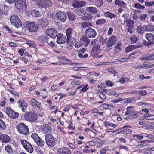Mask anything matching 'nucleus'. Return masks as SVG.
<instances>
[{"mask_svg": "<svg viewBox=\"0 0 154 154\" xmlns=\"http://www.w3.org/2000/svg\"><path fill=\"white\" fill-rule=\"evenodd\" d=\"M67 42H70L72 43H75L76 41L75 37L76 33L71 28H68L66 31Z\"/></svg>", "mask_w": 154, "mask_h": 154, "instance_id": "obj_1", "label": "nucleus"}, {"mask_svg": "<svg viewBox=\"0 0 154 154\" xmlns=\"http://www.w3.org/2000/svg\"><path fill=\"white\" fill-rule=\"evenodd\" d=\"M86 11L87 12L92 14L96 13L98 11V10L96 7H92L86 8Z\"/></svg>", "mask_w": 154, "mask_h": 154, "instance_id": "obj_25", "label": "nucleus"}, {"mask_svg": "<svg viewBox=\"0 0 154 154\" xmlns=\"http://www.w3.org/2000/svg\"><path fill=\"white\" fill-rule=\"evenodd\" d=\"M104 16L110 19L114 18L116 17V15L109 11H107L104 13Z\"/></svg>", "mask_w": 154, "mask_h": 154, "instance_id": "obj_30", "label": "nucleus"}, {"mask_svg": "<svg viewBox=\"0 0 154 154\" xmlns=\"http://www.w3.org/2000/svg\"><path fill=\"white\" fill-rule=\"evenodd\" d=\"M96 31L91 28H88L85 31V35L89 38H93L96 35Z\"/></svg>", "mask_w": 154, "mask_h": 154, "instance_id": "obj_8", "label": "nucleus"}, {"mask_svg": "<svg viewBox=\"0 0 154 154\" xmlns=\"http://www.w3.org/2000/svg\"><path fill=\"white\" fill-rule=\"evenodd\" d=\"M24 117L27 120L30 122H35L37 120L38 116L36 113L28 112L25 113Z\"/></svg>", "mask_w": 154, "mask_h": 154, "instance_id": "obj_4", "label": "nucleus"}, {"mask_svg": "<svg viewBox=\"0 0 154 154\" xmlns=\"http://www.w3.org/2000/svg\"><path fill=\"white\" fill-rule=\"evenodd\" d=\"M21 143L24 148L28 146L30 144L29 142L25 140H22L21 141Z\"/></svg>", "mask_w": 154, "mask_h": 154, "instance_id": "obj_43", "label": "nucleus"}, {"mask_svg": "<svg viewBox=\"0 0 154 154\" xmlns=\"http://www.w3.org/2000/svg\"><path fill=\"white\" fill-rule=\"evenodd\" d=\"M46 144L49 146L53 147L55 145L56 142L53 136L49 134H47L45 137Z\"/></svg>", "mask_w": 154, "mask_h": 154, "instance_id": "obj_5", "label": "nucleus"}, {"mask_svg": "<svg viewBox=\"0 0 154 154\" xmlns=\"http://www.w3.org/2000/svg\"><path fill=\"white\" fill-rule=\"evenodd\" d=\"M56 15L57 17L58 20H60L62 22H65L67 18L66 15L61 11H59L56 13Z\"/></svg>", "mask_w": 154, "mask_h": 154, "instance_id": "obj_13", "label": "nucleus"}, {"mask_svg": "<svg viewBox=\"0 0 154 154\" xmlns=\"http://www.w3.org/2000/svg\"><path fill=\"white\" fill-rule=\"evenodd\" d=\"M137 92H138V94H140V96H143L145 95L147 93L146 91L144 90L138 91Z\"/></svg>", "mask_w": 154, "mask_h": 154, "instance_id": "obj_50", "label": "nucleus"}, {"mask_svg": "<svg viewBox=\"0 0 154 154\" xmlns=\"http://www.w3.org/2000/svg\"><path fill=\"white\" fill-rule=\"evenodd\" d=\"M140 60L143 61L147 60H150L149 56H146L143 55L141 57Z\"/></svg>", "mask_w": 154, "mask_h": 154, "instance_id": "obj_53", "label": "nucleus"}, {"mask_svg": "<svg viewBox=\"0 0 154 154\" xmlns=\"http://www.w3.org/2000/svg\"><path fill=\"white\" fill-rule=\"evenodd\" d=\"M82 43H81V42L80 41V42H76L75 44V47L77 48H79L80 46L82 45Z\"/></svg>", "mask_w": 154, "mask_h": 154, "instance_id": "obj_61", "label": "nucleus"}, {"mask_svg": "<svg viewBox=\"0 0 154 154\" xmlns=\"http://www.w3.org/2000/svg\"><path fill=\"white\" fill-rule=\"evenodd\" d=\"M67 14L69 19L72 21H74L75 19V17L74 14L70 12H67Z\"/></svg>", "mask_w": 154, "mask_h": 154, "instance_id": "obj_34", "label": "nucleus"}, {"mask_svg": "<svg viewBox=\"0 0 154 154\" xmlns=\"http://www.w3.org/2000/svg\"><path fill=\"white\" fill-rule=\"evenodd\" d=\"M45 32L47 35L52 38H55L57 36V31L53 28H50L46 29Z\"/></svg>", "mask_w": 154, "mask_h": 154, "instance_id": "obj_7", "label": "nucleus"}, {"mask_svg": "<svg viewBox=\"0 0 154 154\" xmlns=\"http://www.w3.org/2000/svg\"><path fill=\"white\" fill-rule=\"evenodd\" d=\"M152 125H149L148 126H144L145 128L146 129H154V122H153L152 123Z\"/></svg>", "mask_w": 154, "mask_h": 154, "instance_id": "obj_57", "label": "nucleus"}, {"mask_svg": "<svg viewBox=\"0 0 154 154\" xmlns=\"http://www.w3.org/2000/svg\"><path fill=\"white\" fill-rule=\"evenodd\" d=\"M2 14L5 15L7 16L8 15L10 8L9 7L6 5H3L2 7Z\"/></svg>", "mask_w": 154, "mask_h": 154, "instance_id": "obj_29", "label": "nucleus"}, {"mask_svg": "<svg viewBox=\"0 0 154 154\" xmlns=\"http://www.w3.org/2000/svg\"><path fill=\"white\" fill-rule=\"evenodd\" d=\"M99 96L100 98L103 100H105L106 98V95L103 93H101L100 94Z\"/></svg>", "mask_w": 154, "mask_h": 154, "instance_id": "obj_63", "label": "nucleus"}, {"mask_svg": "<svg viewBox=\"0 0 154 154\" xmlns=\"http://www.w3.org/2000/svg\"><path fill=\"white\" fill-rule=\"evenodd\" d=\"M15 5L16 8L19 9L25 8L26 6L25 0H17L15 3Z\"/></svg>", "mask_w": 154, "mask_h": 154, "instance_id": "obj_9", "label": "nucleus"}, {"mask_svg": "<svg viewBox=\"0 0 154 154\" xmlns=\"http://www.w3.org/2000/svg\"><path fill=\"white\" fill-rule=\"evenodd\" d=\"M135 113H137V112L134 110H133L130 112L126 111L125 112V115L132 116L134 115V114H135Z\"/></svg>", "mask_w": 154, "mask_h": 154, "instance_id": "obj_48", "label": "nucleus"}, {"mask_svg": "<svg viewBox=\"0 0 154 154\" xmlns=\"http://www.w3.org/2000/svg\"><path fill=\"white\" fill-rule=\"evenodd\" d=\"M147 16L146 14H142L139 16V19L142 20H145Z\"/></svg>", "mask_w": 154, "mask_h": 154, "instance_id": "obj_54", "label": "nucleus"}, {"mask_svg": "<svg viewBox=\"0 0 154 154\" xmlns=\"http://www.w3.org/2000/svg\"><path fill=\"white\" fill-rule=\"evenodd\" d=\"M31 13L33 16L35 17H40L41 15L40 12L37 10H32L31 11Z\"/></svg>", "mask_w": 154, "mask_h": 154, "instance_id": "obj_31", "label": "nucleus"}, {"mask_svg": "<svg viewBox=\"0 0 154 154\" xmlns=\"http://www.w3.org/2000/svg\"><path fill=\"white\" fill-rule=\"evenodd\" d=\"M95 43V41H92L91 43V45L94 46L92 50L96 53L100 52V45L97 44L94 45Z\"/></svg>", "mask_w": 154, "mask_h": 154, "instance_id": "obj_20", "label": "nucleus"}, {"mask_svg": "<svg viewBox=\"0 0 154 154\" xmlns=\"http://www.w3.org/2000/svg\"><path fill=\"white\" fill-rule=\"evenodd\" d=\"M145 119L147 120H154V115H150L149 114H146L144 116Z\"/></svg>", "mask_w": 154, "mask_h": 154, "instance_id": "obj_37", "label": "nucleus"}, {"mask_svg": "<svg viewBox=\"0 0 154 154\" xmlns=\"http://www.w3.org/2000/svg\"><path fill=\"white\" fill-rule=\"evenodd\" d=\"M57 37V42L58 44H63L65 43L66 41H67V38H66L65 35L61 33L58 34Z\"/></svg>", "mask_w": 154, "mask_h": 154, "instance_id": "obj_12", "label": "nucleus"}, {"mask_svg": "<svg viewBox=\"0 0 154 154\" xmlns=\"http://www.w3.org/2000/svg\"><path fill=\"white\" fill-rule=\"evenodd\" d=\"M154 66L153 64H151L150 65H149L148 64L144 63L143 66H142L143 68H144V69H146L148 68H151L153 67Z\"/></svg>", "mask_w": 154, "mask_h": 154, "instance_id": "obj_49", "label": "nucleus"}, {"mask_svg": "<svg viewBox=\"0 0 154 154\" xmlns=\"http://www.w3.org/2000/svg\"><path fill=\"white\" fill-rule=\"evenodd\" d=\"M72 5L74 8H79V2L76 0H74L72 3Z\"/></svg>", "mask_w": 154, "mask_h": 154, "instance_id": "obj_52", "label": "nucleus"}, {"mask_svg": "<svg viewBox=\"0 0 154 154\" xmlns=\"http://www.w3.org/2000/svg\"><path fill=\"white\" fill-rule=\"evenodd\" d=\"M80 41L82 45H84L86 47L90 42L89 40L88 37L86 36H82L80 39Z\"/></svg>", "mask_w": 154, "mask_h": 154, "instance_id": "obj_18", "label": "nucleus"}, {"mask_svg": "<svg viewBox=\"0 0 154 154\" xmlns=\"http://www.w3.org/2000/svg\"><path fill=\"white\" fill-rule=\"evenodd\" d=\"M71 153L70 150L65 147L59 148L57 149V154H71Z\"/></svg>", "mask_w": 154, "mask_h": 154, "instance_id": "obj_15", "label": "nucleus"}, {"mask_svg": "<svg viewBox=\"0 0 154 154\" xmlns=\"http://www.w3.org/2000/svg\"><path fill=\"white\" fill-rule=\"evenodd\" d=\"M74 12L77 15L79 16H81L82 14H84L85 12L82 8H78L75 9L74 11Z\"/></svg>", "mask_w": 154, "mask_h": 154, "instance_id": "obj_28", "label": "nucleus"}, {"mask_svg": "<svg viewBox=\"0 0 154 154\" xmlns=\"http://www.w3.org/2000/svg\"><path fill=\"white\" fill-rule=\"evenodd\" d=\"M108 71L112 74H115L117 73V72L116 71L113 69H112L109 68L108 69Z\"/></svg>", "mask_w": 154, "mask_h": 154, "instance_id": "obj_62", "label": "nucleus"}, {"mask_svg": "<svg viewBox=\"0 0 154 154\" xmlns=\"http://www.w3.org/2000/svg\"><path fill=\"white\" fill-rule=\"evenodd\" d=\"M109 106H110L107 104L103 103L101 105L100 107H102L104 109H108L109 108Z\"/></svg>", "mask_w": 154, "mask_h": 154, "instance_id": "obj_59", "label": "nucleus"}, {"mask_svg": "<svg viewBox=\"0 0 154 154\" xmlns=\"http://www.w3.org/2000/svg\"><path fill=\"white\" fill-rule=\"evenodd\" d=\"M117 38L116 36L112 35L109 38L107 41L106 44L107 47H110L112 46L114 44H115L117 41Z\"/></svg>", "mask_w": 154, "mask_h": 154, "instance_id": "obj_14", "label": "nucleus"}, {"mask_svg": "<svg viewBox=\"0 0 154 154\" xmlns=\"http://www.w3.org/2000/svg\"><path fill=\"white\" fill-rule=\"evenodd\" d=\"M92 18L93 16L91 14L86 13V12L81 17V18L84 21L90 20Z\"/></svg>", "mask_w": 154, "mask_h": 154, "instance_id": "obj_19", "label": "nucleus"}, {"mask_svg": "<svg viewBox=\"0 0 154 154\" xmlns=\"http://www.w3.org/2000/svg\"><path fill=\"white\" fill-rule=\"evenodd\" d=\"M5 149L7 152L9 154L12 153L14 151L12 146L9 145L6 146H5Z\"/></svg>", "mask_w": 154, "mask_h": 154, "instance_id": "obj_33", "label": "nucleus"}, {"mask_svg": "<svg viewBox=\"0 0 154 154\" xmlns=\"http://www.w3.org/2000/svg\"><path fill=\"white\" fill-rule=\"evenodd\" d=\"M134 27H128L127 29V31H128L130 34H132L134 32L133 29Z\"/></svg>", "mask_w": 154, "mask_h": 154, "instance_id": "obj_55", "label": "nucleus"}, {"mask_svg": "<svg viewBox=\"0 0 154 154\" xmlns=\"http://www.w3.org/2000/svg\"><path fill=\"white\" fill-rule=\"evenodd\" d=\"M131 41L132 43H135L137 40V38L135 36H132L130 38Z\"/></svg>", "mask_w": 154, "mask_h": 154, "instance_id": "obj_60", "label": "nucleus"}, {"mask_svg": "<svg viewBox=\"0 0 154 154\" xmlns=\"http://www.w3.org/2000/svg\"><path fill=\"white\" fill-rule=\"evenodd\" d=\"M82 53H80L79 54L78 56L79 58H85L87 57L88 55L87 54H84V49H82Z\"/></svg>", "mask_w": 154, "mask_h": 154, "instance_id": "obj_41", "label": "nucleus"}, {"mask_svg": "<svg viewBox=\"0 0 154 154\" xmlns=\"http://www.w3.org/2000/svg\"><path fill=\"white\" fill-rule=\"evenodd\" d=\"M5 2H7L10 5H11L14 3H15L17 1V0H5Z\"/></svg>", "mask_w": 154, "mask_h": 154, "instance_id": "obj_58", "label": "nucleus"}, {"mask_svg": "<svg viewBox=\"0 0 154 154\" xmlns=\"http://www.w3.org/2000/svg\"><path fill=\"white\" fill-rule=\"evenodd\" d=\"M27 29L31 32H35L38 28L33 22H30L27 24Z\"/></svg>", "mask_w": 154, "mask_h": 154, "instance_id": "obj_11", "label": "nucleus"}, {"mask_svg": "<svg viewBox=\"0 0 154 154\" xmlns=\"http://www.w3.org/2000/svg\"><path fill=\"white\" fill-rule=\"evenodd\" d=\"M106 23V20L104 19H100L97 20L96 23L97 25L103 24Z\"/></svg>", "mask_w": 154, "mask_h": 154, "instance_id": "obj_36", "label": "nucleus"}, {"mask_svg": "<svg viewBox=\"0 0 154 154\" xmlns=\"http://www.w3.org/2000/svg\"><path fill=\"white\" fill-rule=\"evenodd\" d=\"M6 128V125L4 122L1 119H0V129L5 130Z\"/></svg>", "mask_w": 154, "mask_h": 154, "instance_id": "obj_45", "label": "nucleus"}, {"mask_svg": "<svg viewBox=\"0 0 154 154\" xmlns=\"http://www.w3.org/2000/svg\"><path fill=\"white\" fill-rule=\"evenodd\" d=\"M40 22L42 24V26H47L49 24L48 20L44 18L40 19Z\"/></svg>", "mask_w": 154, "mask_h": 154, "instance_id": "obj_40", "label": "nucleus"}, {"mask_svg": "<svg viewBox=\"0 0 154 154\" xmlns=\"http://www.w3.org/2000/svg\"><path fill=\"white\" fill-rule=\"evenodd\" d=\"M7 111L6 112L8 115L11 118L14 119L18 117L19 114L18 113L14 111L11 108H7Z\"/></svg>", "mask_w": 154, "mask_h": 154, "instance_id": "obj_10", "label": "nucleus"}, {"mask_svg": "<svg viewBox=\"0 0 154 154\" xmlns=\"http://www.w3.org/2000/svg\"><path fill=\"white\" fill-rule=\"evenodd\" d=\"M39 146L42 147L44 145V142L40 138L35 142Z\"/></svg>", "mask_w": 154, "mask_h": 154, "instance_id": "obj_38", "label": "nucleus"}, {"mask_svg": "<svg viewBox=\"0 0 154 154\" xmlns=\"http://www.w3.org/2000/svg\"><path fill=\"white\" fill-rule=\"evenodd\" d=\"M18 103L19 104V106L22 107V110L23 112H25L26 111L27 108V105L26 103H25L24 100H19Z\"/></svg>", "mask_w": 154, "mask_h": 154, "instance_id": "obj_17", "label": "nucleus"}, {"mask_svg": "<svg viewBox=\"0 0 154 154\" xmlns=\"http://www.w3.org/2000/svg\"><path fill=\"white\" fill-rule=\"evenodd\" d=\"M141 46V45H134L128 46L125 49V52L126 53H128L134 49H136V48H138Z\"/></svg>", "mask_w": 154, "mask_h": 154, "instance_id": "obj_21", "label": "nucleus"}, {"mask_svg": "<svg viewBox=\"0 0 154 154\" xmlns=\"http://www.w3.org/2000/svg\"><path fill=\"white\" fill-rule=\"evenodd\" d=\"M115 4L117 5L118 6L121 7L122 8H125L126 7V5L125 2L122 1L120 0H115Z\"/></svg>", "mask_w": 154, "mask_h": 154, "instance_id": "obj_23", "label": "nucleus"}, {"mask_svg": "<svg viewBox=\"0 0 154 154\" xmlns=\"http://www.w3.org/2000/svg\"><path fill=\"white\" fill-rule=\"evenodd\" d=\"M86 4V2L84 1H80L79 2V7H82L85 6Z\"/></svg>", "mask_w": 154, "mask_h": 154, "instance_id": "obj_56", "label": "nucleus"}, {"mask_svg": "<svg viewBox=\"0 0 154 154\" xmlns=\"http://www.w3.org/2000/svg\"><path fill=\"white\" fill-rule=\"evenodd\" d=\"M113 31V29L112 28L110 27L108 31L107 34L108 35H111Z\"/></svg>", "mask_w": 154, "mask_h": 154, "instance_id": "obj_64", "label": "nucleus"}, {"mask_svg": "<svg viewBox=\"0 0 154 154\" xmlns=\"http://www.w3.org/2000/svg\"><path fill=\"white\" fill-rule=\"evenodd\" d=\"M49 38L47 37L46 35H43L39 37L38 38V40L43 43L47 42L48 43V42Z\"/></svg>", "mask_w": 154, "mask_h": 154, "instance_id": "obj_22", "label": "nucleus"}, {"mask_svg": "<svg viewBox=\"0 0 154 154\" xmlns=\"http://www.w3.org/2000/svg\"><path fill=\"white\" fill-rule=\"evenodd\" d=\"M25 149L30 153H32L33 151V148L30 144L28 146H27Z\"/></svg>", "mask_w": 154, "mask_h": 154, "instance_id": "obj_42", "label": "nucleus"}, {"mask_svg": "<svg viewBox=\"0 0 154 154\" xmlns=\"http://www.w3.org/2000/svg\"><path fill=\"white\" fill-rule=\"evenodd\" d=\"M10 20L11 23L17 28H19L22 25V23L16 15L12 16L10 17Z\"/></svg>", "mask_w": 154, "mask_h": 154, "instance_id": "obj_3", "label": "nucleus"}, {"mask_svg": "<svg viewBox=\"0 0 154 154\" xmlns=\"http://www.w3.org/2000/svg\"><path fill=\"white\" fill-rule=\"evenodd\" d=\"M92 2L94 3L96 6L97 7H100L103 3V1L100 0H93Z\"/></svg>", "mask_w": 154, "mask_h": 154, "instance_id": "obj_32", "label": "nucleus"}, {"mask_svg": "<svg viewBox=\"0 0 154 154\" xmlns=\"http://www.w3.org/2000/svg\"><path fill=\"white\" fill-rule=\"evenodd\" d=\"M146 29L147 31H154V26L151 25H148L146 26Z\"/></svg>", "mask_w": 154, "mask_h": 154, "instance_id": "obj_44", "label": "nucleus"}, {"mask_svg": "<svg viewBox=\"0 0 154 154\" xmlns=\"http://www.w3.org/2000/svg\"><path fill=\"white\" fill-rule=\"evenodd\" d=\"M18 132L24 135H27L29 133V131L28 126L23 123H21L16 126Z\"/></svg>", "mask_w": 154, "mask_h": 154, "instance_id": "obj_2", "label": "nucleus"}, {"mask_svg": "<svg viewBox=\"0 0 154 154\" xmlns=\"http://www.w3.org/2000/svg\"><path fill=\"white\" fill-rule=\"evenodd\" d=\"M31 137L33 139L35 142L40 138L39 137L36 133L32 134L31 136Z\"/></svg>", "mask_w": 154, "mask_h": 154, "instance_id": "obj_47", "label": "nucleus"}, {"mask_svg": "<svg viewBox=\"0 0 154 154\" xmlns=\"http://www.w3.org/2000/svg\"><path fill=\"white\" fill-rule=\"evenodd\" d=\"M38 6L43 8L50 7L52 3L51 0H36Z\"/></svg>", "mask_w": 154, "mask_h": 154, "instance_id": "obj_6", "label": "nucleus"}, {"mask_svg": "<svg viewBox=\"0 0 154 154\" xmlns=\"http://www.w3.org/2000/svg\"><path fill=\"white\" fill-rule=\"evenodd\" d=\"M81 26L84 28L89 26H92V24L90 22H84L81 23Z\"/></svg>", "mask_w": 154, "mask_h": 154, "instance_id": "obj_35", "label": "nucleus"}, {"mask_svg": "<svg viewBox=\"0 0 154 154\" xmlns=\"http://www.w3.org/2000/svg\"><path fill=\"white\" fill-rule=\"evenodd\" d=\"M43 131L44 133L51 132L52 131L51 127L48 124H45L43 126Z\"/></svg>", "mask_w": 154, "mask_h": 154, "instance_id": "obj_27", "label": "nucleus"}, {"mask_svg": "<svg viewBox=\"0 0 154 154\" xmlns=\"http://www.w3.org/2000/svg\"><path fill=\"white\" fill-rule=\"evenodd\" d=\"M134 7L137 9H144L145 8L144 6H142L140 4L137 3H135Z\"/></svg>", "mask_w": 154, "mask_h": 154, "instance_id": "obj_46", "label": "nucleus"}, {"mask_svg": "<svg viewBox=\"0 0 154 154\" xmlns=\"http://www.w3.org/2000/svg\"><path fill=\"white\" fill-rule=\"evenodd\" d=\"M145 5L147 6H151L154 5V1L151 2H146L144 1Z\"/></svg>", "mask_w": 154, "mask_h": 154, "instance_id": "obj_51", "label": "nucleus"}, {"mask_svg": "<svg viewBox=\"0 0 154 154\" xmlns=\"http://www.w3.org/2000/svg\"><path fill=\"white\" fill-rule=\"evenodd\" d=\"M0 139L3 143H8L10 140V138L6 134H2L0 136Z\"/></svg>", "mask_w": 154, "mask_h": 154, "instance_id": "obj_26", "label": "nucleus"}, {"mask_svg": "<svg viewBox=\"0 0 154 154\" xmlns=\"http://www.w3.org/2000/svg\"><path fill=\"white\" fill-rule=\"evenodd\" d=\"M126 23V25L128 27H134V21L130 18L126 19V20H124Z\"/></svg>", "mask_w": 154, "mask_h": 154, "instance_id": "obj_24", "label": "nucleus"}, {"mask_svg": "<svg viewBox=\"0 0 154 154\" xmlns=\"http://www.w3.org/2000/svg\"><path fill=\"white\" fill-rule=\"evenodd\" d=\"M146 38L150 42V45L154 44V35L151 33L147 34L146 35Z\"/></svg>", "mask_w": 154, "mask_h": 154, "instance_id": "obj_16", "label": "nucleus"}, {"mask_svg": "<svg viewBox=\"0 0 154 154\" xmlns=\"http://www.w3.org/2000/svg\"><path fill=\"white\" fill-rule=\"evenodd\" d=\"M126 128H123L124 129L121 131V132H122V134H130L132 132V131L131 129Z\"/></svg>", "mask_w": 154, "mask_h": 154, "instance_id": "obj_39", "label": "nucleus"}]
</instances>
